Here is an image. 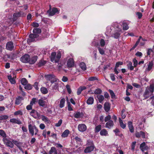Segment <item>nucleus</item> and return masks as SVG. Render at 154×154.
<instances>
[{
	"label": "nucleus",
	"instance_id": "obj_1",
	"mask_svg": "<svg viewBox=\"0 0 154 154\" xmlns=\"http://www.w3.org/2000/svg\"><path fill=\"white\" fill-rule=\"evenodd\" d=\"M41 29L39 28H35L33 30V34H31L29 35V38L27 40L28 42H31L34 41L35 39L38 36V34L41 32Z\"/></svg>",
	"mask_w": 154,
	"mask_h": 154
},
{
	"label": "nucleus",
	"instance_id": "obj_2",
	"mask_svg": "<svg viewBox=\"0 0 154 154\" xmlns=\"http://www.w3.org/2000/svg\"><path fill=\"white\" fill-rule=\"evenodd\" d=\"M61 57V54L60 52L57 53V54L54 52L51 53L50 56L51 60V62L55 63H57L59 61Z\"/></svg>",
	"mask_w": 154,
	"mask_h": 154
},
{
	"label": "nucleus",
	"instance_id": "obj_3",
	"mask_svg": "<svg viewBox=\"0 0 154 154\" xmlns=\"http://www.w3.org/2000/svg\"><path fill=\"white\" fill-rule=\"evenodd\" d=\"M28 128L29 132L32 136L34 134L36 135L38 132V130L35 125L32 126L31 124H30L28 125Z\"/></svg>",
	"mask_w": 154,
	"mask_h": 154
},
{
	"label": "nucleus",
	"instance_id": "obj_4",
	"mask_svg": "<svg viewBox=\"0 0 154 154\" xmlns=\"http://www.w3.org/2000/svg\"><path fill=\"white\" fill-rule=\"evenodd\" d=\"M48 102V100L47 98L44 97L41 98L38 100V104L41 106L46 108L47 107V103Z\"/></svg>",
	"mask_w": 154,
	"mask_h": 154
},
{
	"label": "nucleus",
	"instance_id": "obj_5",
	"mask_svg": "<svg viewBox=\"0 0 154 154\" xmlns=\"http://www.w3.org/2000/svg\"><path fill=\"white\" fill-rule=\"evenodd\" d=\"M45 77L47 80L50 81L52 84L54 83V81H57V79L56 78L55 76L52 74L46 75Z\"/></svg>",
	"mask_w": 154,
	"mask_h": 154
},
{
	"label": "nucleus",
	"instance_id": "obj_6",
	"mask_svg": "<svg viewBox=\"0 0 154 154\" xmlns=\"http://www.w3.org/2000/svg\"><path fill=\"white\" fill-rule=\"evenodd\" d=\"M30 56L28 54H25L20 58V60L23 63H26L29 62Z\"/></svg>",
	"mask_w": 154,
	"mask_h": 154
},
{
	"label": "nucleus",
	"instance_id": "obj_7",
	"mask_svg": "<svg viewBox=\"0 0 154 154\" xmlns=\"http://www.w3.org/2000/svg\"><path fill=\"white\" fill-rule=\"evenodd\" d=\"M147 134L146 133H145L142 131L140 132H136L135 133V136L139 138L142 137L143 138H144L146 137V134Z\"/></svg>",
	"mask_w": 154,
	"mask_h": 154
},
{
	"label": "nucleus",
	"instance_id": "obj_8",
	"mask_svg": "<svg viewBox=\"0 0 154 154\" xmlns=\"http://www.w3.org/2000/svg\"><path fill=\"white\" fill-rule=\"evenodd\" d=\"M94 145L92 143H91V145L90 146H88L84 150V152L85 153L90 152L94 150Z\"/></svg>",
	"mask_w": 154,
	"mask_h": 154
},
{
	"label": "nucleus",
	"instance_id": "obj_9",
	"mask_svg": "<svg viewBox=\"0 0 154 154\" xmlns=\"http://www.w3.org/2000/svg\"><path fill=\"white\" fill-rule=\"evenodd\" d=\"M3 140L7 146L8 147H10L11 148H12L14 147V144L13 142L8 140L7 139L4 138Z\"/></svg>",
	"mask_w": 154,
	"mask_h": 154
},
{
	"label": "nucleus",
	"instance_id": "obj_10",
	"mask_svg": "<svg viewBox=\"0 0 154 154\" xmlns=\"http://www.w3.org/2000/svg\"><path fill=\"white\" fill-rule=\"evenodd\" d=\"M78 129L80 132H84L87 129L86 125L83 124H79L78 126Z\"/></svg>",
	"mask_w": 154,
	"mask_h": 154
},
{
	"label": "nucleus",
	"instance_id": "obj_11",
	"mask_svg": "<svg viewBox=\"0 0 154 154\" xmlns=\"http://www.w3.org/2000/svg\"><path fill=\"white\" fill-rule=\"evenodd\" d=\"M12 142L13 143V144H14L15 145H16L17 147L19 149L22 151L23 153V150L21 147V146L22 145V144L20 142H18L17 140H12Z\"/></svg>",
	"mask_w": 154,
	"mask_h": 154
},
{
	"label": "nucleus",
	"instance_id": "obj_12",
	"mask_svg": "<svg viewBox=\"0 0 154 154\" xmlns=\"http://www.w3.org/2000/svg\"><path fill=\"white\" fill-rule=\"evenodd\" d=\"M13 43L11 42H8L6 44V48L7 49L11 51L14 48Z\"/></svg>",
	"mask_w": 154,
	"mask_h": 154
},
{
	"label": "nucleus",
	"instance_id": "obj_13",
	"mask_svg": "<svg viewBox=\"0 0 154 154\" xmlns=\"http://www.w3.org/2000/svg\"><path fill=\"white\" fill-rule=\"evenodd\" d=\"M67 66L69 67H71L74 66V62L72 58H69L67 62Z\"/></svg>",
	"mask_w": 154,
	"mask_h": 154
},
{
	"label": "nucleus",
	"instance_id": "obj_14",
	"mask_svg": "<svg viewBox=\"0 0 154 154\" xmlns=\"http://www.w3.org/2000/svg\"><path fill=\"white\" fill-rule=\"evenodd\" d=\"M57 13H59V11L56 8H53L52 10L49 12V14L50 15L52 16Z\"/></svg>",
	"mask_w": 154,
	"mask_h": 154
},
{
	"label": "nucleus",
	"instance_id": "obj_15",
	"mask_svg": "<svg viewBox=\"0 0 154 154\" xmlns=\"http://www.w3.org/2000/svg\"><path fill=\"white\" fill-rule=\"evenodd\" d=\"M114 125L113 122L112 120L109 121L107 122L105 125L106 128H110L112 127Z\"/></svg>",
	"mask_w": 154,
	"mask_h": 154
},
{
	"label": "nucleus",
	"instance_id": "obj_16",
	"mask_svg": "<svg viewBox=\"0 0 154 154\" xmlns=\"http://www.w3.org/2000/svg\"><path fill=\"white\" fill-rule=\"evenodd\" d=\"M83 113L79 112H76L74 113V116L75 118H82L83 116Z\"/></svg>",
	"mask_w": 154,
	"mask_h": 154
},
{
	"label": "nucleus",
	"instance_id": "obj_17",
	"mask_svg": "<svg viewBox=\"0 0 154 154\" xmlns=\"http://www.w3.org/2000/svg\"><path fill=\"white\" fill-rule=\"evenodd\" d=\"M54 84L53 86V89L55 90L58 89L61 82L59 81L58 79H57V81H54Z\"/></svg>",
	"mask_w": 154,
	"mask_h": 154
},
{
	"label": "nucleus",
	"instance_id": "obj_18",
	"mask_svg": "<svg viewBox=\"0 0 154 154\" xmlns=\"http://www.w3.org/2000/svg\"><path fill=\"white\" fill-rule=\"evenodd\" d=\"M108 42V40L105 41L103 39H101L100 41V45L101 47H103L106 45H107Z\"/></svg>",
	"mask_w": 154,
	"mask_h": 154
},
{
	"label": "nucleus",
	"instance_id": "obj_19",
	"mask_svg": "<svg viewBox=\"0 0 154 154\" xmlns=\"http://www.w3.org/2000/svg\"><path fill=\"white\" fill-rule=\"evenodd\" d=\"M10 122L13 123H16L19 125L22 124V122L20 120L14 118L11 119L10 120Z\"/></svg>",
	"mask_w": 154,
	"mask_h": 154
},
{
	"label": "nucleus",
	"instance_id": "obj_20",
	"mask_svg": "<svg viewBox=\"0 0 154 154\" xmlns=\"http://www.w3.org/2000/svg\"><path fill=\"white\" fill-rule=\"evenodd\" d=\"M128 125L130 131L131 133L134 132V128L132 125V123L131 122H129Z\"/></svg>",
	"mask_w": 154,
	"mask_h": 154
},
{
	"label": "nucleus",
	"instance_id": "obj_21",
	"mask_svg": "<svg viewBox=\"0 0 154 154\" xmlns=\"http://www.w3.org/2000/svg\"><path fill=\"white\" fill-rule=\"evenodd\" d=\"M37 57L36 56H35L31 59L29 58V62L31 64H33L35 63L37 60Z\"/></svg>",
	"mask_w": 154,
	"mask_h": 154
},
{
	"label": "nucleus",
	"instance_id": "obj_22",
	"mask_svg": "<svg viewBox=\"0 0 154 154\" xmlns=\"http://www.w3.org/2000/svg\"><path fill=\"white\" fill-rule=\"evenodd\" d=\"M104 109L106 112H108L110 109L109 103L108 102H106L104 104Z\"/></svg>",
	"mask_w": 154,
	"mask_h": 154
},
{
	"label": "nucleus",
	"instance_id": "obj_23",
	"mask_svg": "<svg viewBox=\"0 0 154 154\" xmlns=\"http://www.w3.org/2000/svg\"><path fill=\"white\" fill-rule=\"evenodd\" d=\"M149 92L148 89H146L143 94V96L145 99H147L151 95L149 94Z\"/></svg>",
	"mask_w": 154,
	"mask_h": 154
},
{
	"label": "nucleus",
	"instance_id": "obj_24",
	"mask_svg": "<svg viewBox=\"0 0 154 154\" xmlns=\"http://www.w3.org/2000/svg\"><path fill=\"white\" fill-rule=\"evenodd\" d=\"M94 99L93 97H90L87 100L86 103L88 105H91L93 103Z\"/></svg>",
	"mask_w": 154,
	"mask_h": 154
},
{
	"label": "nucleus",
	"instance_id": "obj_25",
	"mask_svg": "<svg viewBox=\"0 0 154 154\" xmlns=\"http://www.w3.org/2000/svg\"><path fill=\"white\" fill-rule=\"evenodd\" d=\"M69 131L68 130L66 129L62 133L61 136L62 137H67L69 134Z\"/></svg>",
	"mask_w": 154,
	"mask_h": 154
},
{
	"label": "nucleus",
	"instance_id": "obj_26",
	"mask_svg": "<svg viewBox=\"0 0 154 154\" xmlns=\"http://www.w3.org/2000/svg\"><path fill=\"white\" fill-rule=\"evenodd\" d=\"M65 100L64 98H62L61 99L59 104V106L60 108H62L64 107Z\"/></svg>",
	"mask_w": 154,
	"mask_h": 154
},
{
	"label": "nucleus",
	"instance_id": "obj_27",
	"mask_svg": "<svg viewBox=\"0 0 154 154\" xmlns=\"http://www.w3.org/2000/svg\"><path fill=\"white\" fill-rule=\"evenodd\" d=\"M146 89H148L150 92L152 93L154 91V84H152L150 85L149 87H147Z\"/></svg>",
	"mask_w": 154,
	"mask_h": 154
},
{
	"label": "nucleus",
	"instance_id": "obj_28",
	"mask_svg": "<svg viewBox=\"0 0 154 154\" xmlns=\"http://www.w3.org/2000/svg\"><path fill=\"white\" fill-rule=\"evenodd\" d=\"M100 134L101 136H107L108 135L107 131L105 129H103L100 131Z\"/></svg>",
	"mask_w": 154,
	"mask_h": 154
},
{
	"label": "nucleus",
	"instance_id": "obj_29",
	"mask_svg": "<svg viewBox=\"0 0 154 154\" xmlns=\"http://www.w3.org/2000/svg\"><path fill=\"white\" fill-rule=\"evenodd\" d=\"M80 67L82 69L84 70H85L86 69V66L85 64V63L83 62H82L80 63L79 64Z\"/></svg>",
	"mask_w": 154,
	"mask_h": 154
},
{
	"label": "nucleus",
	"instance_id": "obj_30",
	"mask_svg": "<svg viewBox=\"0 0 154 154\" xmlns=\"http://www.w3.org/2000/svg\"><path fill=\"white\" fill-rule=\"evenodd\" d=\"M128 23L125 22H124L122 23L123 29L124 30H127L129 28V26H128Z\"/></svg>",
	"mask_w": 154,
	"mask_h": 154
},
{
	"label": "nucleus",
	"instance_id": "obj_31",
	"mask_svg": "<svg viewBox=\"0 0 154 154\" xmlns=\"http://www.w3.org/2000/svg\"><path fill=\"white\" fill-rule=\"evenodd\" d=\"M8 79L11 84H14L16 83L14 79L12 77L11 75L8 76Z\"/></svg>",
	"mask_w": 154,
	"mask_h": 154
},
{
	"label": "nucleus",
	"instance_id": "obj_32",
	"mask_svg": "<svg viewBox=\"0 0 154 154\" xmlns=\"http://www.w3.org/2000/svg\"><path fill=\"white\" fill-rule=\"evenodd\" d=\"M145 142H143L140 144V148L142 151H144L146 149V147L145 146Z\"/></svg>",
	"mask_w": 154,
	"mask_h": 154
},
{
	"label": "nucleus",
	"instance_id": "obj_33",
	"mask_svg": "<svg viewBox=\"0 0 154 154\" xmlns=\"http://www.w3.org/2000/svg\"><path fill=\"white\" fill-rule=\"evenodd\" d=\"M119 125L123 129L125 128L126 127V125L123 123L122 121L120 118H119Z\"/></svg>",
	"mask_w": 154,
	"mask_h": 154
},
{
	"label": "nucleus",
	"instance_id": "obj_34",
	"mask_svg": "<svg viewBox=\"0 0 154 154\" xmlns=\"http://www.w3.org/2000/svg\"><path fill=\"white\" fill-rule=\"evenodd\" d=\"M50 154H57V151L54 147L51 148L50 151Z\"/></svg>",
	"mask_w": 154,
	"mask_h": 154
},
{
	"label": "nucleus",
	"instance_id": "obj_35",
	"mask_svg": "<svg viewBox=\"0 0 154 154\" xmlns=\"http://www.w3.org/2000/svg\"><path fill=\"white\" fill-rule=\"evenodd\" d=\"M98 49L101 55H103L105 54V48H101L100 47L98 48Z\"/></svg>",
	"mask_w": 154,
	"mask_h": 154
},
{
	"label": "nucleus",
	"instance_id": "obj_36",
	"mask_svg": "<svg viewBox=\"0 0 154 154\" xmlns=\"http://www.w3.org/2000/svg\"><path fill=\"white\" fill-rule=\"evenodd\" d=\"M153 64L152 62H149L148 64V67L146 69V71H149L152 68Z\"/></svg>",
	"mask_w": 154,
	"mask_h": 154
},
{
	"label": "nucleus",
	"instance_id": "obj_37",
	"mask_svg": "<svg viewBox=\"0 0 154 154\" xmlns=\"http://www.w3.org/2000/svg\"><path fill=\"white\" fill-rule=\"evenodd\" d=\"M41 92L44 94H46L48 92V90L47 88L44 87H42L41 88Z\"/></svg>",
	"mask_w": 154,
	"mask_h": 154
},
{
	"label": "nucleus",
	"instance_id": "obj_38",
	"mask_svg": "<svg viewBox=\"0 0 154 154\" xmlns=\"http://www.w3.org/2000/svg\"><path fill=\"white\" fill-rule=\"evenodd\" d=\"M97 97L100 103H101L104 99V97L102 95H98L97 96Z\"/></svg>",
	"mask_w": 154,
	"mask_h": 154
},
{
	"label": "nucleus",
	"instance_id": "obj_39",
	"mask_svg": "<svg viewBox=\"0 0 154 154\" xmlns=\"http://www.w3.org/2000/svg\"><path fill=\"white\" fill-rule=\"evenodd\" d=\"M128 69L132 70L134 69V67L132 66V63L131 62H129L127 65Z\"/></svg>",
	"mask_w": 154,
	"mask_h": 154
},
{
	"label": "nucleus",
	"instance_id": "obj_40",
	"mask_svg": "<svg viewBox=\"0 0 154 154\" xmlns=\"http://www.w3.org/2000/svg\"><path fill=\"white\" fill-rule=\"evenodd\" d=\"M21 82L22 85H25L28 82L25 78H23L21 80Z\"/></svg>",
	"mask_w": 154,
	"mask_h": 154
},
{
	"label": "nucleus",
	"instance_id": "obj_41",
	"mask_svg": "<svg viewBox=\"0 0 154 154\" xmlns=\"http://www.w3.org/2000/svg\"><path fill=\"white\" fill-rule=\"evenodd\" d=\"M120 33L119 32H116L112 35V37L115 38H118L120 35Z\"/></svg>",
	"mask_w": 154,
	"mask_h": 154
},
{
	"label": "nucleus",
	"instance_id": "obj_42",
	"mask_svg": "<svg viewBox=\"0 0 154 154\" xmlns=\"http://www.w3.org/2000/svg\"><path fill=\"white\" fill-rule=\"evenodd\" d=\"M22 98L21 97H19L17 98L15 100V103L16 104L19 105L21 103V99Z\"/></svg>",
	"mask_w": 154,
	"mask_h": 154
},
{
	"label": "nucleus",
	"instance_id": "obj_43",
	"mask_svg": "<svg viewBox=\"0 0 154 154\" xmlns=\"http://www.w3.org/2000/svg\"><path fill=\"white\" fill-rule=\"evenodd\" d=\"M42 119L43 121H44L45 123H49V120L48 118L44 116H42Z\"/></svg>",
	"mask_w": 154,
	"mask_h": 154
},
{
	"label": "nucleus",
	"instance_id": "obj_44",
	"mask_svg": "<svg viewBox=\"0 0 154 154\" xmlns=\"http://www.w3.org/2000/svg\"><path fill=\"white\" fill-rule=\"evenodd\" d=\"M101 125H99L97 126L95 128V131L96 132H99L101 129Z\"/></svg>",
	"mask_w": 154,
	"mask_h": 154
},
{
	"label": "nucleus",
	"instance_id": "obj_45",
	"mask_svg": "<svg viewBox=\"0 0 154 154\" xmlns=\"http://www.w3.org/2000/svg\"><path fill=\"white\" fill-rule=\"evenodd\" d=\"M94 91V93L95 94H100L102 92V90L100 88H97Z\"/></svg>",
	"mask_w": 154,
	"mask_h": 154
},
{
	"label": "nucleus",
	"instance_id": "obj_46",
	"mask_svg": "<svg viewBox=\"0 0 154 154\" xmlns=\"http://www.w3.org/2000/svg\"><path fill=\"white\" fill-rule=\"evenodd\" d=\"M0 135L4 138L6 137V135L5 131L2 130H0Z\"/></svg>",
	"mask_w": 154,
	"mask_h": 154
},
{
	"label": "nucleus",
	"instance_id": "obj_47",
	"mask_svg": "<svg viewBox=\"0 0 154 154\" xmlns=\"http://www.w3.org/2000/svg\"><path fill=\"white\" fill-rule=\"evenodd\" d=\"M109 91L110 93L111 98H115L116 97L113 91L110 89H109Z\"/></svg>",
	"mask_w": 154,
	"mask_h": 154
},
{
	"label": "nucleus",
	"instance_id": "obj_48",
	"mask_svg": "<svg viewBox=\"0 0 154 154\" xmlns=\"http://www.w3.org/2000/svg\"><path fill=\"white\" fill-rule=\"evenodd\" d=\"M23 114L22 112L20 110H19L15 112L14 113V115L15 116H17L18 115H22Z\"/></svg>",
	"mask_w": 154,
	"mask_h": 154
},
{
	"label": "nucleus",
	"instance_id": "obj_49",
	"mask_svg": "<svg viewBox=\"0 0 154 154\" xmlns=\"http://www.w3.org/2000/svg\"><path fill=\"white\" fill-rule=\"evenodd\" d=\"M37 101V99L35 98H33L31 101L30 103L31 104L33 105Z\"/></svg>",
	"mask_w": 154,
	"mask_h": 154
},
{
	"label": "nucleus",
	"instance_id": "obj_50",
	"mask_svg": "<svg viewBox=\"0 0 154 154\" xmlns=\"http://www.w3.org/2000/svg\"><path fill=\"white\" fill-rule=\"evenodd\" d=\"M24 88L26 89L30 90L32 89V86L30 84H28L27 85H25Z\"/></svg>",
	"mask_w": 154,
	"mask_h": 154
},
{
	"label": "nucleus",
	"instance_id": "obj_51",
	"mask_svg": "<svg viewBox=\"0 0 154 154\" xmlns=\"http://www.w3.org/2000/svg\"><path fill=\"white\" fill-rule=\"evenodd\" d=\"M8 118V116L7 115H4L0 116V120L6 119Z\"/></svg>",
	"mask_w": 154,
	"mask_h": 154
},
{
	"label": "nucleus",
	"instance_id": "obj_52",
	"mask_svg": "<svg viewBox=\"0 0 154 154\" xmlns=\"http://www.w3.org/2000/svg\"><path fill=\"white\" fill-rule=\"evenodd\" d=\"M142 38V37L141 36H140L139 37V38L137 41L136 42V43L134 45L133 47V48H135V47L139 43L141 39Z\"/></svg>",
	"mask_w": 154,
	"mask_h": 154
},
{
	"label": "nucleus",
	"instance_id": "obj_53",
	"mask_svg": "<svg viewBox=\"0 0 154 154\" xmlns=\"http://www.w3.org/2000/svg\"><path fill=\"white\" fill-rule=\"evenodd\" d=\"M88 80L89 81H93L97 80V78L96 77H91L88 78Z\"/></svg>",
	"mask_w": 154,
	"mask_h": 154
},
{
	"label": "nucleus",
	"instance_id": "obj_54",
	"mask_svg": "<svg viewBox=\"0 0 154 154\" xmlns=\"http://www.w3.org/2000/svg\"><path fill=\"white\" fill-rule=\"evenodd\" d=\"M62 122V120L60 119L59 120V121L58 122L55 124V125L56 127H59L61 125Z\"/></svg>",
	"mask_w": 154,
	"mask_h": 154
},
{
	"label": "nucleus",
	"instance_id": "obj_55",
	"mask_svg": "<svg viewBox=\"0 0 154 154\" xmlns=\"http://www.w3.org/2000/svg\"><path fill=\"white\" fill-rule=\"evenodd\" d=\"M111 119V116L110 115H108L105 118V121L106 122L110 120Z\"/></svg>",
	"mask_w": 154,
	"mask_h": 154
},
{
	"label": "nucleus",
	"instance_id": "obj_56",
	"mask_svg": "<svg viewBox=\"0 0 154 154\" xmlns=\"http://www.w3.org/2000/svg\"><path fill=\"white\" fill-rule=\"evenodd\" d=\"M151 100V103L152 105L154 104V96L151 97L148 100L150 101Z\"/></svg>",
	"mask_w": 154,
	"mask_h": 154
},
{
	"label": "nucleus",
	"instance_id": "obj_57",
	"mask_svg": "<svg viewBox=\"0 0 154 154\" xmlns=\"http://www.w3.org/2000/svg\"><path fill=\"white\" fill-rule=\"evenodd\" d=\"M66 89L69 94H70L71 92V90L70 88V86L69 85H67L66 86Z\"/></svg>",
	"mask_w": 154,
	"mask_h": 154
},
{
	"label": "nucleus",
	"instance_id": "obj_58",
	"mask_svg": "<svg viewBox=\"0 0 154 154\" xmlns=\"http://www.w3.org/2000/svg\"><path fill=\"white\" fill-rule=\"evenodd\" d=\"M36 112V111L35 110H32L30 112V115L33 117L34 116V115H35Z\"/></svg>",
	"mask_w": 154,
	"mask_h": 154
},
{
	"label": "nucleus",
	"instance_id": "obj_59",
	"mask_svg": "<svg viewBox=\"0 0 154 154\" xmlns=\"http://www.w3.org/2000/svg\"><path fill=\"white\" fill-rule=\"evenodd\" d=\"M75 140L78 143H80L81 142V139L78 137H76L75 138Z\"/></svg>",
	"mask_w": 154,
	"mask_h": 154
},
{
	"label": "nucleus",
	"instance_id": "obj_60",
	"mask_svg": "<svg viewBox=\"0 0 154 154\" xmlns=\"http://www.w3.org/2000/svg\"><path fill=\"white\" fill-rule=\"evenodd\" d=\"M40 116V115L36 111L35 113V115H34V116L33 117L35 119H37L39 118Z\"/></svg>",
	"mask_w": 154,
	"mask_h": 154
},
{
	"label": "nucleus",
	"instance_id": "obj_61",
	"mask_svg": "<svg viewBox=\"0 0 154 154\" xmlns=\"http://www.w3.org/2000/svg\"><path fill=\"white\" fill-rule=\"evenodd\" d=\"M32 105L30 103V104L27 105L26 106V109L28 110H30L32 109Z\"/></svg>",
	"mask_w": 154,
	"mask_h": 154
},
{
	"label": "nucleus",
	"instance_id": "obj_62",
	"mask_svg": "<svg viewBox=\"0 0 154 154\" xmlns=\"http://www.w3.org/2000/svg\"><path fill=\"white\" fill-rule=\"evenodd\" d=\"M68 110L69 111H72V110L73 109L72 108L71 105L70 104L69 102L68 104Z\"/></svg>",
	"mask_w": 154,
	"mask_h": 154
},
{
	"label": "nucleus",
	"instance_id": "obj_63",
	"mask_svg": "<svg viewBox=\"0 0 154 154\" xmlns=\"http://www.w3.org/2000/svg\"><path fill=\"white\" fill-rule=\"evenodd\" d=\"M123 63L122 62H118L116 63L115 67L118 68L120 65H122Z\"/></svg>",
	"mask_w": 154,
	"mask_h": 154
},
{
	"label": "nucleus",
	"instance_id": "obj_64",
	"mask_svg": "<svg viewBox=\"0 0 154 154\" xmlns=\"http://www.w3.org/2000/svg\"><path fill=\"white\" fill-rule=\"evenodd\" d=\"M110 76L111 79L112 81H114L115 80V77L114 74H111L110 75Z\"/></svg>",
	"mask_w": 154,
	"mask_h": 154
}]
</instances>
